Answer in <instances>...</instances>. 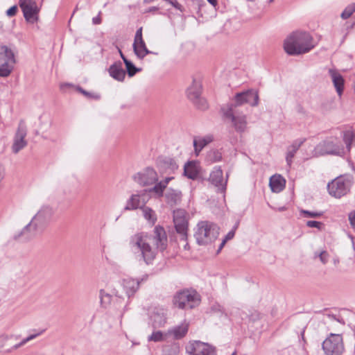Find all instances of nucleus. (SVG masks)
<instances>
[{"mask_svg":"<svg viewBox=\"0 0 355 355\" xmlns=\"http://www.w3.org/2000/svg\"><path fill=\"white\" fill-rule=\"evenodd\" d=\"M168 245V238L164 228L155 226L151 234L139 232L130 239V246L136 253L139 252L141 259L150 264L155 259L157 251H164Z\"/></svg>","mask_w":355,"mask_h":355,"instance_id":"nucleus-1","label":"nucleus"},{"mask_svg":"<svg viewBox=\"0 0 355 355\" xmlns=\"http://www.w3.org/2000/svg\"><path fill=\"white\" fill-rule=\"evenodd\" d=\"M233 101L224 105L221 110L224 117L232 122L236 132L242 134L247 130V116L239 107L245 103L253 107L257 106L259 101V94L257 90L248 89L236 93Z\"/></svg>","mask_w":355,"mask_h":355,"instance_id":"nucleus-2","label":"nucleus"},{"mask_svg":"<svg viewBox=\"0 0 355 355\" xmlns=\"http://www.w3.org/2000/svg\"><path fill=\"white\" fill-rule=\"evenodd\" d=\"M314 47L313 37L307 32L295 31L289 35L284 42V49L290 55L308 53Z\"/></svg>","mask_w":355,"mask_h":355,"instance_id":"nucleus-3","label":"nucleus"},{"mask_svg":"<svg viewBox=\"0 0 355 355\" xmlns=\"http://www.w3.org/2000/svg\"><path fill=\"white\" fill-rule=\"evenodd\" d=\"M219 234V227L208 221L198 223L194 237L199 245H206L215 241Z\"/></svg>","mask_w":355,"mask_h":355,"instance_id":"nucleus-4","label":"nucleus"},{"mask_svg":"<svg viewBox=\"0 0 355 355\" xmlns=\"http://www.w3.org/2000/svg\"><path fill=\"white\" fill-rule=\"evenodd\" d=\"M200 297L194 290H182L178 292L173 298V304L181 309H191L198 306Z\"/></svg>","mask_w":355,"mask_h":355,"instance_id":"nucleus-5","label":"nucleus"},{"mask_svg":"<svg viewBox=\"0 0 355 355\" xmlns=\"http://www.w3.org/2000/svg\"><path fill=\"white\" fill-rule=\"evenodd\" d=\"M352 182V175H340L327 184L329 193L331 196L340 198L350 191Z\"/></svg>","mask_w":355,"mask_h":355,"instance_id":"nucleus-6","label":"nucleus"},{"mask_svg":"<svg viewBox=\"0 0 355 355\" xmlns=\"http://www.w3.org/2000/svg\"><path fill=\"white\" fill-rule=\"evenodd\" d=\"M15 63V55L6 46H0V77H8Z\"/></svg>","mask_w":355,"mask_h":355,"instance_id":"nucleus-7","label":"nucleus"},{"mask_svg":"<svg viewBox=\"0 0 355 355\" xmlns=\"http://www.w3.org/2000/svg\"><path fill=\"white\" fill-rule=\"evenodd\" d=\"M325 355H341L344 352L343 338L340 334H331L322 343Z\"/></svg>","mask_w":355,"mask_h":355,"instance_id":"nucleus-8","label":"nucleus"},{"mask_svg":"<svg viewBox=\"0 0 355 355\" xmlns=\"http://www.w3.org/2000/svg\"><path fill=\"white\" fill-rule=\"evenodd\" d=\"M173 223L175 230L182 241L187 240L188 219L184 209H178L173 211Z\"/></svg>","mask_w":355,"mask_h":355,"instance_id":"nucleus-9","label":"nucleus"},{"mask_svg":"<svg viewBox=\"0 0 355 355\" xmlns=\"http://www.w3.org/2000/svg\"><path fill=\"white\" fill-rule=\"evenodd\" d=\"M202 85L199 81L193 80L192 85L187 89V97L200 110L207 109V101L200 96Z\"/></svg>","mask_w":355,"mask_h":355,"instance_id":"nucleus-10","label":"nucleus"},{"mask_svg":"<svg viewBox=\"0 0 355 355\" xmlns=\"http://www.w3.org/2000/svg\"><path fill=\"white\" fill-rule=\"evenodd\" d=\"M44 231L33 219L13 238L21 242L28 241Z\"/></svg>","mask_w":355,"mask_h":355,"instance_id":"nucleus-11","label":"nucleus"},{"mask_svg":"<svg viewBox=\"0 0 355 355\" xmlns=\"http://www.w3.org/2000/svg\"><path fill=\"white\" fill-rule=\"evenodd\" d=\"M314 152L318 156L325 155H341L343 153V148L340 144L333 141L325 140L315 146Z\"/></svg>","mask_w":355,"mask_h":355,"instance_id":"nucleus-12","label":"nucleus"},{"mask_svg":"<svg viewBox=\"0 0 355 355\" xmlns=\"http://www.w3.org/2000/svg\"><path fill=\"white\" fill-rule=\"evenodd\" d=\"M19 5L26 21L34 24L37 21L40 10L35 0H19Z\"/></svg>","mask_w":355,"mask_h":355,"instance_id":"nucleus-13","label":"nucleus"},{"mask_svg":"<svg viewBox=\"0 0 355 355\" xmlns=\"http://www.w3.org/2000/svg\"><path fill=\"white\" fill-rule=\"evenodd\" d=\"M186 351L189 355H216L214 347L198 340L189 343Z\"/></svg>","mask_w":355,"mask_h":355,"instance_id":"nucleus-14","label":"nucleus"},{"mask_svg":"<svg viewBox=\"0 0 355 355\" xmlns=\"http://www.w3.org/2000/svg\"><path fill=\"white\" fill-rule=\"evenodd\" d=\"M134 180L141 186L153 184L158 181L157 172L151 167H146L134 175Z\"/></svg>","mask_w":355,"mask_h":355,"instance_id":"nucleus-15","label":"nucleus"},{"mask_svg":"<svg viewBox=\"0 0 355 355\" xmlns=\"http://www.w3.org/2000/svg\"><path fill=\"white\" fill-rule=\"evenodd\" d=\"M27 135L26 126L24 121H21L19 123L17 130L15 133L12 150L14 153H18L21 150L24 148L28 142L25 139Z\"/></svg>","mask_w":355,"mask_h":355,"instance_id":"nucleus-16","label":"nucleus"},{"mask_svg":"<svg viewBox=\"0 0 355 355\" xmlns=\"http://www.w3.org/2000/svg\"><path fill=\"white\" fill-rule=\"evenodd\" d=\"M54 211L52 207L49 206H43L33 217V220L42 229L44 230L50 223L53 216Z\"/></svg>","mask_w":355,"mask_h":355,"instance_id":"nucleus-17","label":"nucleus"},{"mask_svg":"<svg viewBox=\"0 0 355 355\" xmlns=\"http://www.w3.org/2000/svg\"><path fill=\"white\" fill-rule=\"evenodd\" d=\"M150 320L154 328L164 327L167 321V310L164 307L155 306L150 311Z\"/></svg>","mask_w":355,"mask_h":355,"instance_id":"nucleus-18","label":"nucleus"},{"mask_svg":"<svg viewBox=\"0 0 355 355\" xmlns=\"http://www.w3.org/2000/svg\"><path fill=\"white\" fill-rule=\"evenodd\" d=\"M209 181L218 188V190L224 193L226 190L227 180L223 182V171L220 167H216L210 173Z\"/></svg>","mask_w":355,"mask_h":355,"instance_id":"nucleus-19","label":"nucleus"},{"mask_svg":"<svg viewBox=\"0 0 355 355\" xmlns=\"http://www.w3.org/2000/svg\"><path fill=\"white\" fill-rule=\"evenodd\" d=\"M166 203L173 207L180 204L182 201V194L178 189L168 188L166 192L163 193Z\"/></svg>","mask_w":355,"mask_h":355,"instance_id":"nucleus-20","label":"nucleus"},{"mask_svg":"<svg viewBox=\"0 0 355 355\" xmlns=\"http://www.w3.org/2000/svg\"><path fill=\"white\" fill-rule=\"evenodd\" d=\"M329 74L333 82L334 86L336 88V92L338 96H341L344 89L345 80L343 76L336 69H330Z\"/></svg>","mask_w":355,"mask_h":355,"instance_id":"nucleus-21","label":"nucleus"},{"mask_svg":"<svg viewBox=\"0 0 355 355\" xmlns=\"http://www.w3.org/2000/svg\"><path fill=\"white\" fill-rule=\"evenodd\" d=\"M141 281L132 278H127L123 280V288L127 296L130 297L135 295L139 287Z\"/></svg>","mask_w":355,"mask_h":355,"instance_id":"nucleus-22","label":"nucleus"},{"mask_svg":"<svg viewBox=\"0 0 355 355\" xmlns=\"http://www.w3.org/2000/svg\"><path fill=\"white\" fill-rule=\"evenodd\" d=\"M109 73L111 77L118 81H123L125 76V71L123 69V64L121 62H116L112 64L109 69Z\"/></svg>","mask_w":355,"mask_h":355,"instance_id":"nucleus-23","label":"nucleus"},{"mask_svg":"<svg viewBox=\"0 0 355 355\" xmlns=\"http://www.w3.org/2000/svg\"><path fill=\"white\" fill-rule=\"evenodd\" d=\"M173 179V177H167L165 179L157 182L153 187L149 189L148 191L153 193L155 198L163 197V193L166 189L169 182Z\"/></svg>","mask_w":355,"mask_h":355,"instance_id":"nucleus-24","label":"nucleus"},{"mask_svg":"<svg viewBox=\"0 0 355 355\" xmlns=\"http://www.w3.org/2000/svg\"><path fill=\"white\" fill-rule=\"evenodd\" d=\"M189 330V324L187 322H183L180 325L175 326L171 329H169L167 331V334L172 336L175 340H179L185 336Z\"/></svg>","mask_w":355,"mask_h":355,"instance_id":"nucleus-25","label":"nucleus"},{"mask_svg":"<svg viewBox=\"0 0 355 355\" xmlns=\"http://www.w3.org/2000/svg\"><path fill=\"white\" fill-rule=\"evenodd\" d=\"M305 139H299L295 140L293 144L288 148L286 160L289 167L291 166L293 158L294 157L296 152L298 150L300 147L305 141Z\"/></svg>","mask_w":355,"mask_h":355,"instance_id":"nucleus-26","label":"nucleus"},{"mask_svg":"<svg viewBox=\"0 0 355 355\" xmlns=\"http://www.w3.org/2000/svg\"><path fill=\"white\" fill-rule=\"evenodd\" d=\"M285 180L280 175H275L270 178L269 185L272 191L279 193L285 188Z\"/></svg>","mask_w":355,"mask_h":355,"instance_id":"nucleus-27","label":"nucleus"},{"mask_svg":"<svg viewBox=\"0 0 355 355\" xmlns=\"http://www.w3.org/2000/svg\"><path fill=\"white\" fill-rule=\"evenodd\" d=\"M213 140L214 137L212 135H207L204 137H195L193 139V147L196 155H198L203 148L211 143Z\"/></svg>","mask_w":355,"mask_h":355,"instance_id":"nucleus-28","label":"nucleus"},{"mask_svg":"<svg viewBox=\"0 0 355 355\" xmlns=\"http://www.w3.org/2000/svg\"><path fill=\"white\" fill-rule=\"evenodd\" d=\"M132 47L134 53L139 59H143L146 55L153 53L152 51H149L147 49L146 43L144 41V40L137 41V42H134Z\"/></svg>","mask_w":355,"mask_h":355,"instance_id":"nucleus-29","label":"nucleus"},{"mask_svg":"<svg viewBox=\"0 0 355 355\" xmlns=\"http://www.w3.org/2000/svg\"><path fill=\"white\" fill-rule=\"evenodd\" d=\"M159 165L166 173H174L178 168L175 161L170 157H165L159 160Z\"/></svg>","mask_w":355,"mask_h":355,"instance_id":"nucleus-30","label":"nucleus"},{"mask_svg":"<svg viewBox=\"0 0 355 355\" xmlns=\"http://www.w3.org/2000/svg\"><path fill=\"white\" fill-rule=\"evenodd\" d=\"M144 200H141V196L139 195L134 194L132 195L130 199L127 201L124 209L134 210L138 208L141 209V207L144 206Z\"/></svg>","mask_w":355,"mask_h":355,"instance_id":"nucleus-31","label":"nucleus"},{"mask_svg":"<svg viewBox=\"0 0 355 355\" xmlns=\"http://www.w3.org/2000/svg\"><path fill=\"white\" fill-rule=\"evenodd\" d=\"M144 218L152 225H154L157 220V215L154 210L146 206L141 207Z\"/></svg>","mask_w":355,"mask_h":355,"instance_id":"nucleus-32","label":"nucleus"},{"mask_svg":"<svg viewBox=\"0 0 355 355\" xmlns=\"http://www.w3.org/2000/svg\"><path fill=\"white\" fill-rule=\"evenodd\" d=\"M184 175L189 179L194 180L198 177V171L195 164L189 162L184 166Z\"/></svg>","mask_w":355,"mask_h":355,"instance_id":"nucleus-33","label":"nucleus"},{"mask_svg":"<svg viewBox=\"0 0 355 355\" xmlns=\"http://www.w3.org/2000/svg\"><path fill=\"white\" fill-rule=\"evenodd\" d=\"M222 159V153L220 150L216 149L210 150L206 156L207 162L212 164L219 162Z\"/></svg>","mask_w":355,"mask_h":355,"instance_id":"nucleus-34","label":"nucleus"},{"mask_svg":"<svg viewBox=\"0 0 355 355\" xmlns=\"http://www.w3.org/2000/svg\"><path fill=\"white\" fill-rule=\"evenodd\" d=\"M343 141L348 150H350L352 145L355 142V134L352 130H346L343 132Z\"/></svg>","mask_w":355,"mask_h":355,"instance_id":"nucleus-35","label":"nucleus"},{"mask_svg":"<svg viewBox=\"0 0 355 355\" xmlns=\"http://www.w3.org/2000/svg\"><path fill=\"white\" fill-rule=\"evenodd\" d=\"M329 257V254L326 250L316 251L313 255L314 259L318 258L323 264H326L328 262Z\"/></svg>","mask_w":355,"mask_h":355,"instance_id":"nucleus-36","label":"nucleus"},{"mask_svg":"<svg viewBox=\"0 0 355 355\" xmlns=\"http://www.w3.org/2000/svg\"><path fill=\"white\" fill-rule=\"evenodd\" d=\"M165 336L161 331H153L152 334L148 337V341L149 342H162L165 340Z\"/></svg>","mask_w":355,"mask_h":355,"instance_id":"nucleus-37","label":"nucleus"},{"mask_svg":"<svg viewBox=\"0 0 355 355\" xmlns=\"http://www.w3.org/2000/svg\"><path fill=\"white\" fill-rule=\"evenodd\" d=\"M124 64L126 67L127 73L130 77H132L137 72L141 70V69L137 68L130 60L125 61Z\"/></svg>","mask_w":355,"mask_h":355,"instance_id":"nucleus-38","label":"nucleus"},{"mask_svg":"<svg viewBox=\"0 0 355 355\" xmlns=\"http://www.w3.org/2000/svg\"><path fill=\"white\" fill-rule=\"evenodd\" d=\"M354 12H355V3H352L349 5H348L345 8V9L341 13L340 17L343 19H347L349 18Z\"/></svg>","mask_w":355,"mask_h":355,"instance_id":"nucleus-39","label":"nucleus"},{"mask_svg":"<svg viewBox=\"0 0 355 355\" xmlns=\"http://www.w3.org/2000/svg\"><path fill=\"white\" fill-rule=\"evenodd\" d=\"M300 214L304 217L314 218H320L323 215L322 211H311L304 210V209H302L300 211Z\"/></svg>","mask_w":355,"mask_h":355,"instance_id":"nucleus-40","label":"nucleus"},{"mask_svg":"<svg viewBox=\"0 0 355 355\" xmlns=\"http://www.w3.org/2000/svg\"><path fill=\"white\" fill-rule=\"evenodd\" d=\"M19 336H15V335H7V334H3L0 336V348H3L6 346V342L12 338H15V339H18Z\"/></svg>","mask_w":355,"mask_h":355,"instance_id":"nucleus-41","label":"nucleus"},{"mask_svg":"<svg viewBox=\"0 0 355 355\" xmlns=\"http://www.w3.org/2000/svg\"><path fill=\"white\" fill-rule=\"evenodd\" d=\"M306 225L309 227H315L320 230H322L324 227V225L322 222L316 221V220H308L306 223Z\"/></svg>","mask_w":355,"mask_h":355,"instance_id":"nucleus-42","label":"nucleus"},{"mask_svg":"<svg viewBox=\"0 0 355 355\" xmlns=\"http://www.w3.org/2000/svg\"><path fill=\"white\" fill-rule=\"evenodd\" d=\"M28 342V338H24L20 343L15 345L10 349L6 350V352L9 353V352H12L13 350L17 349L18 348L24 345Z\"/></svg>","mask_w":355,"mask_h":355,"instance_id":"nucleus-43","label":"nucleus"},{"mask_svg":"<svg viewBox=\"0 0 355 355\" xmlns=\"http://www.w3.org/2000/svg\"><path fill=\"white\" fill-rule=\"evenodd\" d=\"M237 228V225H235L234 227V228L230 230L227 234L226 236H225V238L223 239V240H225V241L227 242V241L229 240H231L232 239L234 238V235H235V231H236V229Z\"/></svg>","mask_w":355,"mask_h":355,"instance_id":"nucleus-44","label":"nucleus"},{"mask_svg":"<svg viewBox=\"0 0 355 355\" xmlns=\"http://www.w3.org/2000/svg\"><path fill=\"white\" fill-rule=\"evenodd\" d=\"M18 8L17 6H13L10 7L8 10L6 11V15L8 17H13L17 14Z\"/></svg>","mask_w":355,"mask_h":355,"instance_id":"nucleus-45","label":"nucleus"},{"mask_svg":"<svg viewBox=\"0 0 355 355\" xmlns=\"http://www.w3.org/2000/svg\"><path fill=\"white\" fill-rule=\"evenodd\" d=\"M143 40L142 37V27L138 28L136 31L134 42H137V41Z\"/></svg>","mask_w":355,"mask_h":355,"instance_id":"nucleus-46","label":"nucleus"},{"mask_svg":"<svg viewBox=\"0 0 355 355\" xmlns=\"http://www.w3.org/2000/svg\"><path fill=\"white\" fill-rule=\"evenodd\" d=\"M349 220L353 227H355V210L349 213Z\"/></svg>","mask_w":355,"mask_h":355,"instance_id":"nucleus-47","label":"nucleus"},{"mask_svg":"<svg viewBox=\"0 0 355 355\" xmlns=\"http://www.w3.org/2000/svg\"><path fill=\"white\" fill-rule=\"evenodd\" d=\"M294 349L293 348H286L282 350V355H293Z\"/></svg>","mask_w":355,"mask_h":355,"instance_id":"nucleus-48","label":"nucleus"},{"mask_svg":"<svg viewBox=\"0 0 355 355\" xmlns=\"http://www.w3.org/2000/svg\"><path fill=\"white\" fill-rule=\"evenodd\" d=\"M170 4H171L174 8H175L178 10H181L182 6L176 1V0H170L168 1Z\"/></svg>","mask_w":355,"mask_h":355,"instance_id":"nucleus-49","label":"nucleus"},{"mask_svg":"<svg viewBox=\"0 0 355 355\" xmlns=\"http://www.w3.org/2000/svg\"><path fill=\"white\" fill-rule=\"evenodd\" d=\"M211 309L214 312H223V307L219 304L214 305Z\"/></svg>","mask_w":355,"mask_h":355,"instance_id":"nucleus-50","label":"nucleus"},{"mask_svg":"<svg viewBox=\"0 0 355 355\" xmlns=\"http://www.w3.org/2000/svg\"><path fill=\"white\" fill-rule=\"evenodd\" d=\"M43 332H44V330L40 331V332H38V333H37V334L30 335L29 336H28V337H27V338H28V341H30V340H32L35 339V338H37V336H39L40 335H41Z\"/></svg>","mask_w":355,"mask_h":355,"instance_id":"nucleus-51","label":"nucleus"},{"mask_svg":"<svg viewBox=\"0 0 355 355\" xmlns=\"http://www.w3.org/2000/svg\"><path fill=\"white\" fill-rule=\"evenodd\" d=\"M94 24H100L101 23V19L99 16L95 17L92 19Z\"/></svg>","mask_w":355,"mask_h":355,"instance_id":"nucleus-52","label":"nucleus"},{"mask_svg":"<svg viewBox=\"0 0 355 355\" xmlns=\"http://www.w3.org/2000/svg\"><path fill=\"white\" fill-rule=\"evenodd\" d=\"M159 9L157 6H153L149 8L147 10H146L145 12H155L157 11Z\"/></svg>","mask_w":355,"mask_h":355,"instance_id":"nucleus-53","label":"nucleus"},{"mask_svg":"<svg viewBox=\"0 0 355 355\" xmlns=\"http://www.w3.org/2000/svg\"><path fill=\"white\" fill-rule=\"evenodd\" d=\"M105 297H107L108 298V300L110 298V295H108V294H105L104 293L103 291L101 290V302L104 300Z\"/></svg>","mask_w":355,"mask_h":355,"instance_id":"nucleus-54","label":"nucleus"},{"mask_svg":"<svg viewBox=\"0 0 355 355\" xmlns=\"http://www.w3.org/2000/svg\"><path fill=\"white\" fill-rule=\"evenodd\" d=\"M226 243V241L225 240H223L221 243L220 244L219 247H218V249L217 250V254L219 253L220 252V250L223 249V248L224 247V245H225Z\"/></svg>","mask_w":355,"mask_h":355,"instance_id":"nucleus-55","label":"nucleus"},{"mask_svg":"<svg viewBox=\"0 0 355 355\" xmlns=\"http://www.w3.org/2000/svg\"><path fill=\"white\" fill-rule=\"evenodd\" d=\"M119 53L120 54L121 58H122L123 62L125 63V61L127 62L128 60L126 58V57L123 55V52L120 49H119Z\"/></svg>","mask_w":355,"mask_h":355,"instance_id":"nucleus-56","label":"nucleus"},{"mask_svg":"<svg viewBox=\"0 0 355 355\" xmlns=\"http://www.w3.org/2000/svg\"><path fill=\"white\" fill-rule=\"evenodd\" d=\"M207 1L213 6H216L217 5V0H207Z\"/></svg>","mask_w":355,"mask_h":355,"instance_id":"nucleus-57","label":"nucleus"},{"mask_svg":"<svg viewBox=\"0 0 355 355\" xmlns=\"http://www.w3.org/2000/svg\"><path fill=\"white\" fill-rule=\"evenodd\" d=\"M82 94H84L87 97H89V98L92 97L91 94H89L88 92H87L85 90H83Z\"/></svg>","mask_w":355,"mask_h":355,"instance_id":"nucleus-58","label":"nucleus"},{"mask_svg":"<svg viewBox=\"0 0 355 355\" xmlns=\"http://www.w3.org/2000/svg\"><path fill=\"white\" fill-rule=\"evenodd\" d=\"M334 263L335 266H337L339 263V259L338 258H334L333 259Z\"/></svg>","mask_w":355,"mask_h":355,"instance_id":"nucleus-59","label":"nucleus"},{"mask_svg":"<svg viewBox=\"0 0 355 355\" xmlns=\"http://www.w3.org/2000/svg\"><path fill=\"white\" fill-rule=\"evenodd\" d=\"M184 250H189V245L188 243H186L185 245H184Z\"/></svg>","mask_w":355,"mask_h":355,"instance_id":"nucleus-60","label":"nucleus"},{"mask_svg":"<svg viewBox=\"0 0 355 355\" xmlns=\"http://www.w3.org/2000/svg\"><path fill=\"white\" fill-rule=\"evenodd\" d=\"M155 0H144V3H150L153 1H155Z\"/></svg>","mask_w":355,"mask_h":355,"instance_id":"nucleus-61","label":"nucleus"},{"mask_svg":"<svg viewBox=\"0 0 355 355\" xmlns=\"http://www.w3.org/2000/svg\"><path fill=\"white\" fill-rule=\"evenodd\" d=\"M77 89H78L80 92H81V93H83V91L84 90L83 88H81V87H78L77 88Z\"/></svg>","mask_w":355,"mask_h":355,"instance_id":"nucleus-62","label":"nucleus"},{"mask_svg":"<svg viewBox=\"0 0 355 355\" xmlns=\"http://www.w3.org/2000/svg\"><path fill=\"white\" fill-rule=\"evenodd\" d=\"M3 27V24L2 23V21H0V30L2 29Z\"/></svg>","mask_w":355,"mask_h":355,"instance_id":"nucleus-63","label":"nucleus"},{"mask_svg":"<svg viewBox=\"0 0 355 355\" xmlns=\"http://www.w3.org/2000/svg\"><path fill=\"white\" fill-rule=\"evenodd\" d=\"M232 355H236V352H234Z\"/></svg>","mask_w":355,"mask_h":355,"instance_id":"nucleus-64","label":"nucleus"}]
</instances>
